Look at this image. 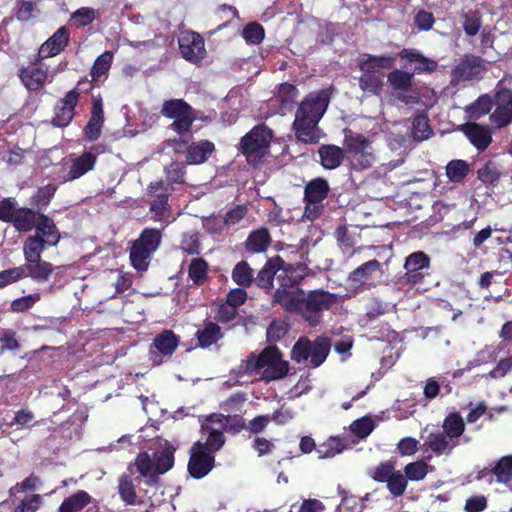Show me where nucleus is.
<instances>
[{
    "mask_svg": "<svg viewBox=\"0 0 512 512\" xmlns=\"http://www.w3.org/2000/svg\"><path fill=\"white\" fill-rule=\"evenodd\" d=\"M201 433L206 435L205 441H200L201 447L213 455L220 451L226 442L223 426L216 423L215 419H211V414L202 421Z\"/></svg>",
    "mask_w": 512,
    "mask_h": 512,
    "instance_id": "obj_16",
    "label": "nucleus"
},
{
    "mask_svg": "<svg viewBox=\"0 0 512 512\" xmlns=\"http://www.w3.org/2000/svg\"><path fill=\"white\" fill-rule=\"evenodd\" d=\"M399 58L408 63H415L413 73H433L438 68V63L423 55L419 50L414 48H404L398 52Z\"/></svg>",
    "mask_w": 512,
    "mask_h": 512,
    "instance_id": "obj_22",
    "label": "nucleus"
},
{
    "mask_svg": "<svg viewBox=\"0 0 512 512\" xmlns=\"http://www.w3.org/2000/svg\"><path fill=\"white\" fill-rule=\"evenodd\" d=\"M70 41V30L67 26L59 27L46 41H44L39 49L37 56L40 59H48L61 54Z\"/></svg>",
    "mask_w": 512,
    "mask_h": 512,
    "instance_id": "obj_17",
    "label": "nucleus"
},
{
    "mask_svg": "<svg viewBox=\"0 0 512 512\" xmlns=\"http://www.w3.org/2000/svg\"><path fill=\"white\" fill-rule=\"evenodd\" d=\"M118 493L121 500L127 505H135L137 500L136 489L132 477L123 474L119 478Z\"/></svg>",
    "mask_w": 512,
    "mask_h": 512,
    "instance_id": "obj_48",
    "label": "nucleus"
},
{
    "mask_svg": "<svg viewBox=\"0 0 512 512\" xmlns=\"http://www.w3.org/2000/svg\"><path fill=\"white\" fill-rule=\"evenodd\" d=\"M461 131L479 152L485 151L492 143V132L487 125L468 122L461 126Z\"/></svg>",
    "mask_w": 512,
    "mask_h": 512,
    "instance_id": "obj_19",
    "label": "nucleus"
},
{
    "mask_svg": "<svg viewBox=\"0 0 512 512\" xmlns=\"http://www.w3.org/2000/svg\"><path fill=\"white\" fill-rule=\"evenodd\" d=\"M465 431V422L460 413H449L443 421V433L451 440L455 441Z\"/></svg>",
    "mask_w": 512,
    "mask_h": 512,
    "instance_id": "obj_39",
    "label": "nucleus"
},
{
    "mask_svg": "<svg viewBox=\"0 0 512 512\" xmlns=\"http://www.w3.org/2000/svg\"><path fill=\"white\" fill-rule=\"evenodd\" d=\"M35 231V235L43 237V240L47 242L49 246H56L61 239L59 229L54 220L43 213H39L38 215Z\"/></svg>",
    "mask_w": 512,
    "mask_h": 512,
    "instance_id": "obj_30",
    "label": "nucleus"
},
{
    "mask_svg": "<svg viewBox=\"0 0 512 512\" xmlns=\"http://www.w3.org/2000/svg\"><path fill=\"white\" fill-rule=\"evenodd\" d=\"M290 371V364L283 359L282 351L276 345L266 346L258 355L251 352L237 367L239 377L261 374L260 379L269 383L284 379Z\"/></svg>",
    "mask_w": 512,
    "mask_h": 512,
    "instance_id": "obj_3",
    "label": "nucleus"
},
{
    "mask_svg": "<svg viewBox=\"0 0 512 512\" xmlns=\"http://www.w3.org/2000/svg\"><path fill=\"white\" fill-rule=\"evenodd\" d=\"M83 83H88V80H80L76 87L68 91L63 98L59 99L53 109V117L51 124L57 128L67 127L75 116V109L80 100L81 89Z\"/></svg>",
    "mask_w": 512,
    "mask_h": 512,
    "instance_id": "obj_10",
    "label": "nucleus"
},
{
    "mask_svg": "<svg viewBox=\"0 0 512 512\" xmlns=\"http://www.w3.org/2000/svg\"><path fill=\"white\" fill-rule=\"evenodd\" d=\"M495 481L506 484L512 480V456H503L493 463Z\"/></svg>",
    "mask_w": 512,
    "mask_h": 512,
    "instance_id": "obj_52",
    "label": "nucleus"
},
{
    "mask_svg": "<svg viewBox=\"0 0 512 512\" xmlns=\"http://www.w3.org/2000/svg\"><path fill=\"white\" fill-rule=\"evenodd\" d=\"M486 61L474 54H465L450 72V85L458 86L462 82L479 80L487 71Z\"/></svg>",
    "mask_w": 512,
    "mask_h": 512,
    "instance_id": "obj_9",
    "label": "nucleus"
},
{
    "mask_svg": "<svg viewBox=\"0 0 512 512\" xmlns=\"http://www.w3.org/2000/svg\"><path fill=\"white\" fill-rule=\"evenodd\" d=\"M430 465L423 460L408 463L404 467L405 476L411 481H420L426 477L429 472Z\"/></svg>",
    "mask_w": 512,
    "mask_h": 512,
    "instance_id": "obj_60",
    "label": "nucleus"
},
{
    "mask_svg": "<svg viewBox=\"0 0 512 512\" xmlns=\"http://www.w3.org/2000/svg\"><path fill=\"white\" fill-rule=\"evenodd\" d=\"M97 162V155L92 151H85L80 156L74 158L69 167V171L64 177V182H71L93 170Z\"/></svg>",
    "mask_w": 512,
    "mask_h": 512,
    "instance_id": "obj_23",
    "label": "nucleus"
},
{
    "mask_svg": "<svg viewBox=\"0 0 512 512\" xmlns=\"http://www.w3.org/2000/svg\"><path fill=\"white\" fill-rule=\"evenodd\" d=\"M344 449L345 445L340 438L330 437L327 441L319 445L316 449V453L318 454V458L326 459L340 454Z\"/></svg>",
    "mask_w": 512,
    "mask_h": 512,
    "instance_id": "obj_50",
    "label": "nucleus"
},
{
    "mask_svg": "<svg viewBox=\"0 0 512 512\" xmlns=\"http://www.w3.org/2000/svg\"><path fill=\"white\" fill-rule=\"evenodd\" d=\"M433 134L426 114H417L413 117L411 136L415 141L421 142L427 140Z\"/></svg>",
    "mask_w": 512,
    "mask_h": 512,
    "instance_id": "obj_43",
    "label": "nucleus"
},
{
    "mask_svg": "<svg viewBox=\"0 0 512 512\" xmlns=\"http://www.w3.org/2000/svg\"><path fill=\"white\" fill-rule=\"evenodd\" d=\"M16 18L21 22H27L39 14L37 2L31 0H17Z\"/></svg>",
    "mask_w": 512,
    "mask_h": 512,
    "instance_id": "obj_58",
    "label": "nucleus"
},
{
    "mask_svg": "<svg viewBox=\"0 0 512 512\" xmlns=\"http://www.w3.org/2000/svg\"><path fill=\"white\" fill-rule=\"evenodd\" d=\"M493 107V99L487 95H481L469 107L468 112L476 119L488 114Z\"/></svg>",
    "mask_w": 512,
    "mask_h": 512,
    "instance_id": "obj_59",
    "label": "nucleus"
},
{
    "mask_svg": "<svg viewBox=\"0 0 512 512\" xmlns=\"http://www.w3.org/2000/svg\"><path fill=\"white\" fill-rule=\"evenodd\" d=\"M470 171L469 163L462 159H453L446 165V176L452 183H461Z\"/></svg>",
    "mask_w": 512,
    "mask_h": 512,
    "instance_id": "obj_42",
    "label": "nucleus"
},
{
    "mask_svg": "<svg viewBox=\"0 0 512 512\" xmlns=\"http://www.w3.org/2000/svg\"><path fill=\"white\" fill-rule=\"evenodd\" d=\"M395 472V463L391 460L380 462L375 468L370 469L368 475L378 483H387L389 477Z\"/></svg>",
    "mask_w": 512,
    "mask_h": 512,
    "instance_id": "obj_56",
    "label": "nucleus"
},
{
    "mask_svg": "<svg viewBox=\"0 0 512 512\" xmlns=\"http://www.w3.org/2000/svg\"><path fill=\"white\" fill-rule=\"evenodd\" d=\"M43 60L36 55L27 66H22L19 69L18 77L29 92H39L47 82L49 70L43 64Z\"/></svg>",
    "mask_w": 512,
    "mask_h": 512,
    "instance_id": "obj_11",
    "label": "nucleus"
},
{
    "mask_svg": "<svg viewBox=\"0 0 512 512\" xmlns=\"http://www.w3.org/2000/svg\"><path fill=\"white\" fill-rule=\"evenodd\" d=\"M112 62L113 53L111 51H105L99 55L90 70L91 81L97 82L102 76L106 75L111 68Z\"/></svg>",
    "mask_w": 512,
    "mask_h": 512,
    "instance_id": "obj_47",
    "label": "nucleus"
},
{
    "mask_svg": "<svg viewBox=\"0 0 512 512\" xmlns=\"http://www.w3.org/2000/svg\"><path fill=\"white\" fill-rule=\"evenodd\" d=\"M331 93L321 89L308 93L300 102L293 121L296 138L306 144H316L319 141L318 123L330 103Z\"/></svg>",
    "mask_w": 512,
    "mask_h": 512,
    "instance_id": "obj_2",
    "label": "nucleus"
},
{
    "mask_svg": "<svg viewBox=\"0 0 512 512\" xmlns=\"http://www.w3.org/2000/svg\"><path fill=\"white\" fill-rule=\"evenodd\" d=\"M162 240L161 230L145 228L141 231L130 249V262L134 269L143 272L149 267L153 253L159 248Z\"/></svg>",
    "mask_w": 512,
    "mask_h": 512,
    "instance_id": "obj_7",
    "label": "nucleus"
},
{
    "mask_svg": "<svg viewBox=\"0 0 512 512\" xmlns=\"http://www.w3.org/2000/svg\"><path fill=\"white\" fill-rule=\"evenodd\" d=\"M91 502V496L84 490H79L70 497L64 499L58 508V512H76L83 509Z\"/></svg>",
    "mask_w": 512,
    "mask_h": 512,
    "instance_id": "obj_41",
    "label": "nucleus"
},
{
    "mask_svg": "<svg viewBox=\"0 0 512 512\" xmlns=\"http://www.w3.org/2000/svg\"><path fill=\"white\" fill-rule=\"evenodd\" d=\"M272 238L268 228L260 227L251 231L244 243L245 251L250 254L264 253L269 248Z\"/></svg>",
    "mask_w": 512,
    "mask_h": 512,
    "instance_id": "obj_28",
    "label": "nucleus"
},
{
    "mask_svg": "<svg viewBox=\"0 0 512 512\" xmlns=\"http://www.w3.org/2000/svg\"><path fill=\"white\" fill-rule=\"evenodd\" d=\"M154 461L155 474L162 475L168 472L174 466V448L167 447L160 451Z\"/></svg>",
    "mask_w": 512,
    "mask_h": 512,
    "instance_id": "obj_53",
    "label": "nucleus"
},
{
    "mask_svg": "<svg viewBox=\"0 0 512 512\" xmlns=\"http://www.w3.org/2000/svg\"><path fill=\"white\" fill-rule=\"evenodd\" d=\"M215 466V456L203 450L200 441H196L190 451L187 471L194 479H202L207 476Z\"/></svg>",
    "mask_w": 512,
    "mask_h": 512,
    "instance_id": "obj_14",
    "label": "nucleus"
},
{
    "mask_svg": "<svg viewBox=\"0 0 512 512\" xmlns=\"http://www.w3.org/2000/svg\"><path fill=\"white\" fill-rule=\"evenodd\" d=\"M330 192L328 181L322 177L309 181L304 188L305 213L309 218H317L322 209L318 206Z\"/></svg>",
    "mask_w": 512,
    "mask_h": 512,
    "instance_id": "obj_13",
    "label": "nucleus"
},
{
    "mask_svg": "<svg viewBox=\"0 0 512 512\" xmlns=\"http://www.w3.org/2000/svg\"><path fill=\"white\" fill-rule=\"evenodd\" d=\"M344 145L352 156L351 164L355 170H366L374 165L376 155L369 138L360 133L350 132L345 135Z\"/></svg>",
    "mask_w": 512,
    "mask_h": 512,
    "instance_id": "obj_8",
    "label": "nucleus"
},
{
    "mask_svg": "<svg viewBox=\"0 0 512 512\" xmlns=\"http://www.w3.org/2000/svg\"><path fill=\"white\" fill-rule=\"evenodd\" d=\"M188 278L195 286H203L209 280V264L202 258H193L188 266Z\"/></svg>",
    "mask_w": 512,
    "mask_h": 512,
    "instance_id": "obj_36",
    "label": "nucleus"
},
{
    "mask_svg": "<svg viewBox=\"0 0 512 512\" xmlns=\"http://www.w3.org/2000/svg\"><path fill=\"white\" fill-rule=\"evenodd\" d=\"M500 171L492 161L486 162L477 170V179L485 185H496L500 179Z\"/></svg>",
    "mask_w": 512,
    "mask_h": 512,
    "instance_id": "obj_57",
    "label": "nucleus"
},
{
    "mask_svg": "<svg viewBox=\"0 0 512 512\" xmlns=\"http://www.w3.org/2000/svg\"><path fill=\"white\" fill-rule=\"evenodd\" d=\"M305 278V272L302 265L297 264H287L285 262L282 265V268L279 270V274L277 275V281L279 283V287L275 290H285L290 296L296 295V290L292 291L291 289L297 287Z\"/></svg>",
    "mask_w": 512,
    "mask_h": 512,
    "instance_id": "obj_21",
    "label": "nucleus"
},
{
    "mask_svg": "<svg viewBox=\"0 0 512 512\" xmlns=\"http://www.w3.org/2000/svg\"><path fill=\"white\" fill-rule=\"evenodd\" d=\"M462 28L469 37L476 36L482 26V14L479 10H469L461 14Z\"/></svg>",
    "mask_w": 512,
    "mask_h": 512,
    "instance_id": "obj_46",
    "label": "nucleus"
},
{
    "mask_svg": "<svg viewBox=\"0 0 512 512\" xmlns=\"http://www.w3.org/2000/svg\"><path fill=\"white\" fill-rule=\"evenodd\" d=\"M398 53L387 55L363 54L358 61L359 70L362 73L380 74L383 70H391L395 67Z\"/></svg>",
    "mask_w": 512,
    "mask_h": 512,
    "instance_id": "obj_18",
    "label": "nucleus"
},
{
    "mask_svg": "<svg viewBox=\"0 0 512 512\" xmlns=\"http://www.w3.org/2000/svg\"><path fill=\"white\" fill-rule=\"evenodd\" d=\"M331 347L332 341L327 336H317L313 340L308 336H300L292 346L290 358L297 364L316 369L326 361Z\"/></svg>",
    "mask_w": 512,
    "mask_h": 512,
    "instance_id": "obj_4",
    "label": "nucleus"
},
{
    "mask_svg": "<svg viewBox=\"0 0 512 512\" xmlns=\"http://www.w3.org/2000/svg\"><path fill=\"white\" fill-rule=\"evenodd\" d=\"M39 213L32 208L18 207L10 224L18 232H30L35 229Z\"/></svg>",
    "mask_w": 512,
    "mask_h": 512,
    "instance_id": "obj_32",
    "label": "nucleus"
},
{
    "mask_svg": "<svg viewBox=\"0 0 512 512\" xmlns=\"http://www.w3.org/2000/svg\"><path fill=\"white\" fill-rule=\"evenodd\" d=\"M232 280L240 287L249 288L254 284V270L245 260L239 261L232 269Z\"/></svg>",
    "mask_w": 512,
    "mask_h": 512,
    "instance_id": "obj_38",
    "label": "nucleus"
},
{
    "mask_svg": "<svg viewBox=\"0 0 512 512\" xmlns=\"http://www.w3.org/2000/svg\"><path fill=\"white\" fill-rule=\"evenodd\" d=\"M211 419H215L216 423L218 422L222 425L224 432L233 435L240 433L242 430L246 429L247 426L245 419L237 414L224 416L222 414L212 413Z\"/></svg>",
    "mask_w": 512,
    "mask_h": 512,
    "instance_id": "obj_40",
    "label": "nucleus"
},
{
    "mask_svg": "<svg viewBox=\"0 0 512 512\" xmlns=\"http://www.w3.org/2000/svg\"><path fill=\"white\" fill-rule=\"evenodd\" d=\"M48 246V243L43 240V237L37 235L28 236L23 243L25 262L39 260Z\"/></svg>",
    "mask_w": 512,
    "mask_h": 512,
    "instance_id": "obj_37",
    "label": "nucleus"
},
{
    "mask_svg": "<svg viewBox=\"0 0 512 512\" xmlns=\"http://www.w3.org/2000/svg\"><path fill=\"white\" fill-rule=\"evenodd\" d=\"M383 78V74L362 73L358 79V84L363 92L380 95L384 87Z\"/></svg>",
    "mask_w": 512,
    "mask_h": 512,
    "instance_id": "obj_44",
    "label": "nucleus"
},
{
    "mask_svg": "<svg viewBox=\"0 0 512 512\" xmlns=\"http://www.w3.org/2000/svg\"><path fill=\"white\" fill-rule=\"evenodd\" d=\"M414 73L393 68L387 75V82L395 91L410 92L413 86Z\"/></svg>",
    "mask_w": 512,
    "mask_h": 512,
    "instance_id": "obj_35",
    "label": "nucleus"
},
{
    "mask_svg": "<svg viewBox=\"0 0 512 512\" xmlns=\"http://www.w3.org/2000/svg\"><path fill=\"white\" fill-rule=\"evenodd\" d=\"M284 264V259L279 255L269 258L254 277V284L265 292H270L274 287L275 277Z\"/></svg>",
    "mask_w": 512,
    "mask_h": 512,
    "instance_id": "obj_20",
    "label": "nucleus"
},
{
    "mask_svg": "<svg viewBox=\"0 0 512 512\" xmlns=\"http://www.w3.org/2000/svg\"><path fill=\"white\" fill-rule=\"evenodd\" d=\"M178 44L182 57L190 63L196 64L204 59L206 55L204 39L197 32H182Z\"/></svg>",
    "mask_w": 512,
    "mask_h": 512,
    "instance_id": "obj_15",
    "label": "nucleus"
},
{
    "mask_svg": "<svg viewBox=\"0 0 512 512\" xmlns=\"http://www.w3.org/2000/svg\"><path fill=\"white\" fill-rule=\"evenodd\" d=\"M215 151V144L207 139L192 142L186 148V162L189 165L205 163Z\"/></svg>",
    "mask_w": 512,
    "mask_h": 512,
    "instance_id": "obj_26",
    "label": "nucleus"
},
{
    "mask_svg": "<svg viewBox=\"0 0 512 512\" xmlns=\"http://www.w3.org/2000/svg\"><path fill=\"white\" fill-rule=\"evenodd\" d=\"M179 344V337L171 330H164L153 339L152 348H155L162 356H172Z\"/></svg>",
    "mask_w": 512,
    "mask_h": 512,
    "instance_id": "obj_31",
    "label": "nucleus"
},
{
    "mask_svg": "<svg viewBox=\"0 0 512 512\" xmlns=\"http://www.w3.org/2000/svg\"><path fill=\"white\" fill-rule=\"evenodd\" d=\"M431 259L423 251H415L405 259V273L401 277L404 284L417 285L423 283L425 277L429 275Z\"/></svg>",
    "mask_w": 512,
    "mask_h": 512,
    "instance_id": "obj_12",
    "label": "nucleus"
},
{
    "mask_svg": "<svg viewBox=\"0 0 512 512\" xmlns=\"http://www.w3.org/2000/svg\"><path fill=\"white\" fill-rule=\"evenodd\" d=\"M168 200L169 194L161 193L150 203V211L154 214V220L161 221L169 216L171 207Z\"/></svg>",
    "mask_w": 512,
    "mask_h": 512,
    "instance_id": "obj_55",
    "label": "nucleus"
},
{
    "mask_svg": "<svg viewBox=\"0 0 512 512\" xmlns=\"http://www.w3.org/2000/svg\"><path fill=\"white\" fill-rule=\"evenodd\" d=\"M160 113L163 117L173 120L168 128L179 136L189 134L194 122L199 119L197 110L182 98L165 100Z\"/></svg>",
    "mask_w": 512,
    "mask_h": 512,
    "instance_id": "obj_6",
    "label": "nucleus"
},
{
    "mask_svg": "<svg viewBox=\"0 0 512 512\" xmlns=\"http://www.w3.org/2000/svg\"><path fill=\"white\" fill-rule=\"evenodd\" d=\"M321 166L326 170L340 167L345 158V150L337 145L323 144L318 148Z\"/></svg>",
    "mask_w": 512,
    "mask_h": 512,
    "instance_id": "obj_27",
    "label": "nucleus"
},
{
    "mask_svg": "<svg viewBox=\"0 0 512 512\" xmlns=\"http://www.w3.org/2000/svg\"><path fill=\"white\" fill-rule=\"evenodd\" d=\"M56 191L57 186L54 184H47L45 186L39 187L31 196V204L35 206L39 211L45 209L50 204Z\"/></svg>",
    "mask_w": 512,
    "mask_h": 512,
    "instance_id": "obj_49",
    "label": "nucleus"
},
{
    "mask_svg": "<svg viewBox=\"0 0 512 512\" xmlns=\"http://www.w3.org/2000/svg\"><path fill=\"white\" fill-rule=\"evenodd\" d=\"M298 95L299 91L296 86L290 83H281L271 101L277 105L278 112L285 115L295 107Z\"/></svg>",
    "mask_w": 512,
    "mask_h": 512,
    "instance_id": "obj_25",
    "label": "nucleus"
},
{
    "mask_svg": "<svg viewBox=\"0 0 512 512\" xmlns=\"http://www.w3.org/2000/svg\"><path fill=\"white\" fill-rule=\"evenodd\" d=\"M274 132L264 123L258 124L246 133L240 140V152L246 161L253 166L263 163L264 157L269 153Z\"/></svg>",
    "mask_w": 512,
    "mask_h": 512,
    "instance_id": "obj_5",
    "label": "nucleus"
},
{
    "mask_svg": "<svg viewBox=\"0 0 512 512\" xmlns=\"http://www.w3.org/2000/svg\"><path fill=\"white\" fill-rule=\"evenodd\" d=\"M104 124V111L101 99H93L90 118L84 127V136L89 141L97 140Z\"/></svg>",
    "mask_w": 512,
    "mask_h": 512,
    "instance_id": "obj_24",
    "label": "nucleus"
},
{
    "mask_svg": "<svg viewBox=\"0 0 512 512\" xmlns=\"http://www.w3.org/2000/svg\"><path fill=\"white\" fill-rule=\"evenodd\" d=\"M380 262L377 259L369 260L356 269H354L349 276L352 282L364 284L366 283L373 273L380 269Z\"/></svg>",
    "mask_w": 512,
    "mask_h": 512,
    "instance_id": "obj_45",
    "label": "nucleus"
},
{
    "mask_svg": "<svg viewBox=\"0 0 512 512\" xmlns=\"http://www.w3.org/2000/svg\"><path fill=\"white\" fill-rule=\"evenodd\" d=\"M186 174V165L183 162L173 161L165 167L166 179L171 184H183Z\"/></svg>",
    "mask_w": 512,
    "mask_h": 512,
    "instance_id": "obj_63",
    "label": "nucleus"
},
{
    "mask_svg": "<svg viewBox=\"0 0 512 512\" xmlns=\"http://www.w3.org/2000/svg\"><path fill=\"white\" fill-rule=\"evenodd\" d=\"M458 445L457 441H451L443 432L430 433L422 445L423 452L428 450L440 456L443 454L449 455L452 450Z\"/></svg>",
    "mask_w": 512,
    "mask_h": 512,
    "instance_id": "obj_29",
    "label": "nucleus"
},
{
    "mask_svg": "<svg viewBox=\"0 0 512 512\" xmlns=\"http://www.w3.org/2000/svg\"><path fill=\"white\" fill-rule=\"evenodd\" d=\"M195 336L199 347L208 348L223 338V332L217 323L206 321L203 327L197 330Z\"/></svg>",
    "mask_w": 512,
    "mask_h": 512,
    "instance_id": "obj_33",
    "label": "nucleus"
},
{
    "mask_svg": "<svg viewBox=\"0 0 512 512\" xmlns=\"http://www.w3.org/2000/svg\"><path fill=\"white\" fill-rule=\"evenodd\" d=\"M137 470L143 477H149V483L157 481V474H155L154 461L150 458L147 452L139 453L135 460Z\"/></svg>",
    "mask_w": 512,
    "mask_h": 512,
    "instance_id": "obj_54",
    "label": "nucleus"
},
{
    "mask_svg": "<svg viewBox=\"0 0 512 512\" xmlns=\"http://www.w3.org/2000/svg\"><path fill=\"white\" fill-rule=\"evenodd\" d=\"M242 37L246 42L258 45L265 37V30L263 26L257 22L248 23L242 31Z\"/></svg>",
    "mask_w": 512,
    "mask_h": 512,
    "instance_id": "obj_62",
    "label": "nucleus"
},
{
    "mask_svg": "<svg viewBox=\"0 0 512 512\" xmlns=\"http://www.w3.org/2000/svg\"><path fill=\"white\" fill-rule=\"evenodd\" d=\"M407 480L408 479L405 475H403L400 471L395 470V472L391 477H389V480L386 483L390 494L395 498L402 496L408 485Z\"/></svg>",
    "mask_w": 512,
    "mask_h": 512,
    "instance_id": "obj_61",
    "label": "nucleus"
},
{
    "mask_svg": "<svg viewBox=\"0 0 512 512\" xmlns=\"http://www.w3.org/2000/svg\"><path fill=\"white\" fill-rule=\"evenodd\" d=\"M40 300H41V294L38 292L18 297L11 301L9 311L12 313L28 312Z\"/></svg>",
    "mask_w": 512,
    "mask_h": 512,
    "instance_id": "obj_51",
    "label": "nucleus"
},
{
    "mask_svg": "<svg viewBox=\"0 0 512 512\" xmlns=\"http://www.w3.org/2000/svg\"><path fill=\"white\" fill-rule=\"evenodd\" d=\"M338 296L324 289H314L305 292L296 288V295L290 296L285 290L274 291L272 306L279 305L285 312L301 316L311 327L318 326L323 318V312L330 310L337 303Z\"/></svg>",
    "mask_w": 512,
    "mask_h": 512,
    "instance_id": "obj_1",
    "label": "nucleus"
},
{
    "mask_svg": "<svg viewBox=\"0 0 512 512\" xmlns=\"http://www.w3.org/2000/svg\"><path fill=\"white\" fill-rule=\"evenodd\" d=\"M491 124L501 129L512 122V108L496 106L495 110L489 116Z\"/></svg>",
    "mask_w": 512,
    "mask_h": 512,
    "instance_id": "obj_64",
    "label": "nucleus"
},
{
    "mask_svg": "<svg viewBox=\"0 0 512 512\" xmlns=\"http://www.w3.org/2000/svg\"><path fill=\"white\" fill-rule=\"evenodd\" d=\"M22 266L23 269H26V277H30L37 283L48 281L54 271V266L41 258L39 260H33L32 262H26V264Z\"/></svg>",
    "mask_w": 512,
    "mask_h": 512,
    "instance_id": "obj_34",
    "label": "nucleus"
}]
</instances>
